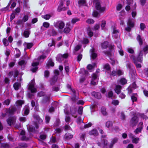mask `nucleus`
<instances>
[{
    "mask_svg": "<svg viewBox=\"0 0 148 148\" xmlns=\"http://www.w3.org/2000/svg\"><path fill=\"white\" fill-rule=\"evenodd\" d=\"M108 74L110 75V77H114L117 75L118 76H120L123 74V72L121 70H118L117 71L114 70H113L111 72L107 71Z\"/></svg>",
    "mask_w": 148,
    "mask_h": 148,
    "instance_id": "1",
    "label": "nucleus"
},
{
    "mask_svg": "<svg viewBox=\"0 0 148 148\" xmlns=\"http://www.w3.org/2000/svg\"><path fill=\"white\" fill-rule=\"evenodd\" d=\"M35 82L34 80H32L31 82L28 85V89L30 90L31 93H34L36 92V89L34 88Z\"/></svg>",
    "mask_w": 148,
    "mask_h": 148,
    "instance_id": "2",
    "label": "nucleus"
},
{
    "mask_svg": "<svg viewBox=\"0 0 148 148\" xmlns=\"http://www.w3.org/2000/svg\"><path fill=\"white\" fill-rule=\"evenodd\" d=\"M95 3L96 8L99 13H103L105 11L106 8L105 7H101L100 3L98 1H97Z\"/></svg>",
    "mask_w": 148,
    "mask_h": 148,
    "instance_id": "3",
    "label": "nucleus"
},
{
    "mask_svg": "<svg viewBox=\"0 0 148 148\" xmlns=\"http://www.w3.org/2000/svg\"><path fill=\"white\" fill-rule=\"evenodd\" d=\"M53 25L57 28L62 29L65 26V24L62 21H59L56 22H54Z\"/></svg>",
    "mask_w": 148,
    "mask_h": 148,
    "instance_id": "4",
    "label": "nucleus"
},
{
    "mask_svg": "<svg viewBox=\"0 0 148 148\" xmlns=\"http://www.w3.org/2000/svg\"><path fill=\"white\" fill-rule=\"evenodd\" d=\"M16 119V117L15 116L9 117L7 120L6 121L7 124L10 126L14 124Z\"/></svg>",
    "mask_w": 148,
    "mask_h": 148,
    "instance_id": "5",
    "label": "nucleus"
},
{
    "mask_svg": "<svg viewBox=\"0 0 148 148\" xmlns=\"http://www.w3.org/2000/svg\"><path fill=\"white\" fill-rule=\"evenodd\" d=\"M138 121V117L136 116H134L132 118L130 121V125L132 127L136 126L137 124Z\"/></svg>",
    "mask_w": 148,
    "mask_h": 148,
    "instance_id": "6",
    "label": "nucleus"
},
{
    "mask_svg": "<svg viewBox=\"0 0 148 148\" xmlns=\"http://www.w3.org/2000/svg\"><path fill=\"white\" fill-rule=\"evenodd\" d=\"M50 99L51 98L50 96H45L41 101L42 103L44 105H47L50 103Z\"/></svg>",
    "mask_w": 148,
    "mask_h": 148,
    "instance_id": "7",
    "label": "nucleus"
},
{
    "mask_svg": "<svg viewBox=\"0 0 148 148\" xmlns=\"http://www.w3.org/2000/svg\"><path fill=\"white\" fill-rule=\"evenodd\" d=\"M19 74V72L16 69H15L10 71L8 74V75L10 77H11L13 75V77L14 78V80L16 79V77Z\"/></svg>",
    "mask_w": 148,
    "mask_h": 148,
    "instance_id": "8",
    "label": "nucleus"
},
{
    "mask_svg": "<svg viewBox=\"0 0 148 148\" xmlns=\"http://www.w3.org/2000/svg\"><path fill=\"white\" fill-rule=\"evenodd\" d=\"M16 107L14 106L12 107L11 108L6 109L5 112L7 113H8L10 115H13L16 112Z\"/></svg>",
    "mask_w": 148,
    "mask_h": 148,
    "instance_id": "9",
    "label": "nucleus"
},
{
    "mask_svg": "<svg viewBox=\"0 0 148 148\" xmlns=\"http://www.w3.org/2000/svg\"><path fill=\"white\" fill-rule=\"evenodd\" d=\"M30 111V108L29 106H25L24 107L22 110V114L23 116L28 115Z\"/></svg>",
    "mask_w": 148,
    "mask_h": 148,
    "instance_id": "10",
    "label": "nucleus"
},
{
    "mask_svg": "<svg viewBox=\"0 0 148 148\" xmlns=\"http://www.w3.org/2000/svg\"><path fill=\"white\" fill-rule=\"evenodd\" d=\"M48 33L50 36H56L58 34V32L55 29L53 28L50 29L48 31Z\"/></svg>",
    "mask_w": 148,
    "mask_h": 148,
    "instance_id": "11",
    "label": "nucleus"
},
{
    "mask_svg": "<svg viewBox=\"0 0 148 148\" xmlns=\"http://www.w3.org/2000/svg\"><path fill=\"white\" fill-rule=\"evenodd\" d=\"M90 52L91 53V58L92 60L95 59L97 57V54L96 53L95 49L92 48L90 49Z\"/></svg>",
    "mask_w": 148,
    "mask_h": 148,
    "instance_id": "12",
    "label": "nucleus"
},
{
    "mask_svg": "<svg viewBox=\"0 0 148 148\" xmlns=\"http://www.w3.org/2000/svg\"><path fill=\"white\" fill-rule=\"evenodd\" d=\"M91 94L93 96L97 99H100L101 98V95L100 92L94 91L92 92Z\"/></svg>",
    "mask_w": 148,
    "mask_h": 148,
    "instance_id": "13",
    "label": "nucleus"
},
{
    "mask_svg": "<svg viewBox=\"0 0 148 148\" xmlns=\"http://www.w3.org/2000/svg\"><path fill=\"white\" fill-rule=\"evenodd\" d=\"M76 111L77 109L75 107H73L70 109V113L74 117H76L77 116V115H75Z\"/></svg>",
    "mask_w": 148,
    "mask_h": 148,
    "instance_id": "14",
    "label": "nucleus"
},
{
    "mask_svg": "<svg viewBox=\"0 0 148 148\" xmlns=\"http://www.w3.org/2000/svg\"><path fill=\"white\" fill-rule=\"evenodd\" d=\"M143 53L142 51L140 52L138 56L136 58L137 62H142L143 60Z\"/></svg>",
    "mask_w": 148,
    "mask_h": 148,
    "instance_id": "15",
    "label": "nucleus"
},
{
    "mask_svg": "<svg viewBox=\"0 0 148 148\" xmlns=\"http://www.w3.org/2000/svg\"><path fill=\"white\" fill-rule=\"evenodd\" d=\"M73 94V95L71 98V100L74 102L75 103L79 98L77 95L76 94L75 91V93ZM77 95H78V94H77Z\"/></svg>",
    "mask_w": 148,
    "mask_h": 148,
    "instance_id": "16",
    "label": "nucleus"
},
{
    "mask_svg": "<svg viewBox=\"0 0 148 148\" xmlns=\"http://www.w3.org/2000/svg\"><path fill=\"white\" fill-rule=\"evenodd\" d=\"M34 45L33 43H27L25 42L23 44V45L25 46L26 45V47L25 49L24 50H25L27 49H30Z\"/></svg>",
    "mask_w": 148,
    "mask_h": 148,
    "instance_id": "17",
    "label": "nucleus"
},
{
    "mask_svg": "<svg viewBox=\"0 0 148 148\" xmlns=\"http://www.w3.org/2000/svg\"><path fill=\"white\" fill-rule=\"evenodd\" d=\"M54 65V63L51 59H49L47 62L46 67L47 68H49L50 66H53Z\"/></svg>",
    "mask_w": 148,
    "mask_h": 148,
    "instance_id": "18",
    "label": "nucleus"
},
{
    "mask_svg": "<svg viewBox=\"0 0 148 148\" xmlns=\"http://www.w3.org/2000/svg\"><path fill=\"white\" fill-rule=\"evenodd\" d=\"M97 74L95 73H93L92 75V80L91 82V84L94 85L96 84V82L94 81L97 78Z\"/></svg>",
    "mask_w": 148,
    "mask_h": 148,
    "instance_id": "19",
    "label": "nucleus"
},
{
    "mask_svg": "<svg viewBox=\"0 0 148 148\" xmlns=\"http://www.w3.org/2000/svg\"><path fill=\"white\" fill-rule=\"evenodd\" d=\"M129 74L132 78H134L136 74V71L135 68L129 70Z\"/></svg>",
    "mask_w": 148,
    "mask_h": 148,
    "instance_id": "20",
    "label": "nucleus"
},
{
    "mask_svg": "<svg viewBox=\"0 0 148 148\" xmlns=\"http://www.w3.org/2000/svg\"><path fill=\"white\" fill-rule=\"evenodd\" d=\"M89 134L90 135H93L95 136H97L98 135V133L97 130L95 129H94L90 131Z\"/></svg>",
    "mask_w": 148,
    "mask_h": 148,
    "instance_id": "21",
    "label": "nucleus"
},
{
    "mask_svg": "<svg viewBox=\"0 0 148 148\" xmlns=\"http://www.w3.org/2000/svg\"><path fill=\"white\" fill-rule=\"evenodd\" d=\"M34 118L40 124H42L43 122V120L41 119L39 116L37 114H34Z\"/></svg>",
    "mask_w": 148,
    "mask_h": 148,
    "instance_id": "22",
    "label": "nucleus"
},
{
    "mask_svg": "<svg viewBox=\"0 0 148 148\" xmlns=\"http://www.w3.org/2000/svg\"><path fill=\"white\" fill-rule=\"evenodd\" d=\"M121 87L119 85H116L115 88L114 89L115 92L118 94H119L121 92Z\"/></svg>",
    "mask_w": 148,
    "mask_h": 148,
    "instance_id": "23",
    "label": "nucleus"
},
{
    "mask_svg": "<svg viewBox=\"0 0 148 148\" xmlns=\"http://www.w3.org/2000/svg\"><path fill=\"white\" fill-rule=\"evenodd\" d=\"M21 86V84L18 82H16L13 84L14 88L16 90H18Z\"/></svg>",
    "mask_w": 148,
    "mask_h": 148,
    "instance_id": "24",
    "label": "nucleus"
},
{
    "mask_svg": "<svg viewBox=\"0 0 148 148\" xmlns=\"http://www.w3.org/2000/svg\"><path fill=\"white\" fill-rule=\"evenodd\" d=\"M56 60L57 61L59 62H61L64 60L62 56V55L61 54H58L56 57Z\"/></svg>",
    "mask_w": 148,
    "mask_h": 148,
    "instance_id": "25",
    "label": "nucleus"
},
{
    "mask_svg": "<svg viewBox=\"0 0 148 148\" xmlns=\"http://www.w3.org/2000/svg\"><path fill=\"white\" fill-rule=\"evenodd\" d=\"M103 69L107 70L108 71H109L111 70V68L110 65L108 63H107L103 65Z\"/></svg>",
    "mask_w": 148,
    "mask_h": 148,
    "instance_id": "26",
    "label": "nucleus"
},
{
    "mask_svg": "<svg viewBox=\"0 0 148 148\" xmlns=\"http://www.w3.org/2000/svg\"><path fill=\"white\" fill-rule=\"evenodd\" d=\"M108 42L107 41H105L101 43V47L103 49H106L108 47Z\"/></svg>",
    "mask_w": 148,
    "mask_h": 148,
    "instance_id": "27",
    "label": "nucleus"
},
{
    "mask_svg": "<svg viewBox=\"0 0 148 148\" xmlns=\"http://www.w3.org/2000/svg\"><path fill=\"white\" fill-rule=\"evenodd\" d=\"M136 39L139 43L140 45H141L143 44V40L141 37V36L140 35H138L136 38Z\"/></svg>",
    "mask_w": 148,
    "mask_h": 148,
    "instance_id": "28",
    "label": "nucleus"
},
{
    "mask_svg": "<svg viewBox=\"0 0 148 148\" xmlns=\"http://www.w3.org/2000/svg\"><path fill=\"white\" fill-rule=\"evenodd\" d=\"M96 66V64L95 63H93L92 65L89 64L87 66V68L89 70H91L92 69H94L95 67Z\"/></svg>",
    "mask_w": 148,
    "mask_h": 148,
    "instance_id": "29",
    "label": "nucleus"
},
{
    "mask_svg": "<svg viewBox=\"0 0 148 148\" xmlns=\"http://www.w3.org/2000/svg\"><path fill=\"white\" fill-rule=\"evenodd\" d=\"M73 137V135L70 134L66 133L64 136V138L66 140H69Z\"/></svg>",
    "mask_w": 148,
    "mask_h": 148,
    "instance_id": "30",
    "label": "nucleus"
},
{
    "mask_svg": "<svg viewBox=\"0 0 148 148\" xmlns=\"http://www.w3.org/2000/svg\"><path fill=\"white\" fill-rule=\"evenodd\" d=\"M107 96L109 98H111L112 99L114 98L115 97L113 95V93L112 91H110L108 92Z\"/></svg>",
    "mask_w": 148,
    "mask_h": 148,
    "instance_id": "31",
    "label": "nucleus"
},
{
    "mask_svg": "<svg viewBox=\"0 0 148 148\" xmlns=\"http://www.w3.org/2000/svg\"><path fill=\"white\" fill-rule=\"evenodd\" d=\"M86 0H79L78 1V4L79 6L81 5H86Z\"/></svg>",
    "mask_w": 148,
    "mask_h": 148,
    "instance_id": "32",
    "label": "nucleus"
},
{
    "mask_svg": "<svg viewBox=\"0 0 148 148\" xmlns=\"http://www.w3.org/2000/svg\"><path fill=\"white\" fill-rule=\"evenodd\" d=\"M126 63V66L127 68L129 69V70L133 69V68H134L133 66V65H132V64L130 63L129 62L127 61Z\"/></svg>",
    "mask_w": 148,
    "mask_h": 148,
    "instance_id": "33",
    "label": "nucleus"
},
{
    "mask_svg": "<svg viewBox=\"0 0 148 148\" xmlns=\"http://www.w3.org/2000/svg\"><path fill=\"white\" fill-rule=\"evenodd\" d=\"M11 146L8 143H2L1 144V147L3 148H10Z\"/></svg>",
    "mask_w": 148,
    "mask_h": 148,
    "instance_id": "34",
    "label": "nucleus"
},
{
    "mask_svg": "<svg viewBox=\"0 0 148 148\" xmlns=\"http://www.w3.org/2000/svg\"><path fill=\"white\" fill-rule=\"evenodd\" d=\"M92 14L93 16L95 17L99 18L100 16V13L96 11L93 12Z\"/></svg>",
    "mask_w": 148,
    "mask_h": 148,
    "instance_id": "35",
    "label": "nucleus"
},
{
    "mask_svg": "<svg viewBox=\"0 0 148 148\" xmlns=\"http://www.w3.org/2000/svg\"><path fill=\"white\" fill-rule=\"evenodd\" d=\"M127 25L128 26H129L132 27H134V23L132 20L129 19L127 22Z\"/></svg>",
    "mask_w": 148,
    "mask_h": 148,
    "instance_id": "36",
    "label": "nucleus"
},
{
    "mask_svg": "<svg viewBox=\"0 0 148 148\" xmlns=\"http://www.w3.org/2000/svg\"><path fill=\"white\" fill-rule=\"evenodd\" d=\"M101 112L104 116L107 115V113L106 112V108L104 107H102L101 109Z\"/></svg>",
    "mask_w": 148,
    "mask_h": 148,
    "instance_id": "37",
    "label": "nucleus"
},
{
    "mask_svg": "<svg viewBox=\"0 0 148 148\" xmlns=\"http://www.w3.org/2000/svg\"><path fill=\"white\" fill-rule=\"evenodd\" d=\"M30 34V31L29 30H25L24 32L23 35L25 37L27 38L29 37Z\"/></svg>",
    "mask_w": 148,
    "mask_h": 148,
    "instance_id": "38",
    "label": "nucleus"
},
{
    "mask_svg": "<svg viewBox=\"0 0 148 148\" xmlns=\"http://www.w3.org/2000/svg\"><path fill=\"white\" fill-rule=\"evenodd\" d=\"M113 124L112 121H108L106 123V126L108 127H112V126Z\"/></svg>",
    "mask_w": 148,
    "mask_h": 148,
    "instance_id": "39",
    "label": "nucleus"
},
{
    "mask_svg": "<svg viewBox=\"0 0 148 148\" xmlns=\"http://www.w3.org/2000/svg\"><path fill=\"white\" fill-rule=\"evenodd\" d=\"M64 5L63 1H61L60 2L59 5L58 6L57 10L58 12H60L61 8Z\"/></svg>",
    "mask_w": 148,
    "mask_h": 148,
    "instance_id": "40",
    "label": "nucleus"
},
{
    "mask_svg": "<svg viewBox=\"0 0 148 148\" xmlns=\"http://www.w3.org/2000/svg\"><path fill=\"white\" fill-rule=\"evenodd\" d=\"M142 127H139L137 128L136 130L134 131V132L136 133V134H138V132H141L142 130Z\"/></svg>",
    "mask_w": 148,
    "mask_h": 148,
    "instance_id": "41",
    "label": "nucleus"
},
{
    "mask_svg": "<svg viewBox=\"0 0 148 148\" xmlns=\"http://www.w3.org/2000/svg\"><path fill=\"white\" fill-rule=\"evenodd\" d=\"M120 82L121 84L124 85L127 83V80L125 78H122L120 79Z\"/></svg>",
    "mask_w": 148,
    "mask_h": 148,
    "instance_id": "42",
    "label": "nucleus"
},
{
    "mask_svg": "<svg viewBox=\"0 0 148 148\" xmlns=\"http://www.w3.org/2000/svg\"><path fill=\"white\" fill-rule=\"evenodd\" d=\"M58 76L57 75H54L53 77L51 79V82L53 83L56 82L57 80Z\"/></svg>",
    "mask_w": 148,
    "mask_h": 148,
    "instance_id": "43",
    "label": "nucleus"
},
{
    "mask_svg": "<svg viewBox=\"0 0 148 148\" xmlns=\"http://www.w3.org/2000/svg\"><path fill=\"white\" fill-rule=\"evenodd\" d=\"M71 118L69 115H66L65 118V121L66 122L68 123L69 124Z\"/></svg>",
    "mask_w": 148,
    "mask_h": 148,
    "instance_id": "44",
    "label": "nucleus"
},
{
    "mask_svg": "<svg viewBox=\"0 0 148 148\" xmlns=\"http://www.w3.org/2000/svg\"><path fill=\"white\" fill-rule=\"evenodd\" d=\"M3 42L5 46H7L9 45V42L6 38H4L3 39Z\"/></svg>",
    "mask_w": 148,
    "mask_h": 148,
    "instance_id": "45",
    "label": "nucleus"
},
{
    "mask_svg": "<svg viewBox=\"0 0 148 148\" xmlns=\"http://www.w3.org/2000/svg\"><path fill=\"white\" fill-rule=\"evenodd\" d=\"M71 31V29L68 27H65L64 29V32L66 34H68L69 32Z\"/></svg>",
    "mask_w": 148,
    "mask_h": 148,
    "instance_id": "46",
    "label": "nucleus"
},
{
    "mask_svg": "<svg viewBox=\"0 0 148 148\" xmlns=\"http://www.w3.org/2000/svg\"><path fill=\"white\" fill-rule=\"evenodd\" d=\"M50 117L48 115H46L45 116V122L46 123H48L50 120Z\"/></svg>",
    "mask_w": 148,
    "mask_h": 148,
    "instance_id": "47",
    "label": "nucleus"
},
{
    "mask_svg": "<svg viewBox=\"0 0 148 148\" xmlns=\"http://www.w3.org/2000/svg\"><path fill=\"white\" fill-rule=\"evenodd\" d=\"M18 145L24 148H26L27 147V144L25 143H20L18 144Z\"/></svg>",
    "mask_w": 148,
    "mask_h": 148,
    "instance_id": "48",
    "label": "nucleus"
},
{
    "mask_svg": "<svg viewBox=\"0 0 148 148\" xmlns=\"http://www.w3.org/2000/svg\"><path fill=\"white\" fill-rule=\"evenodd\" d=\"M94 21L92 19H88L86 21V22L89 24H92L94 23Z\"/></svg>",
    "mask_w": 148,
    "mask_h": 148,
    "instance_id": "49",
    "label": "nucleus"
},
{
    "mask_svg": "<svg viewBox=\"0 0 148 148\" xmlns=\"http://www.w3.org/2000/svg\"><path fill=\"white\" fill-rule=\"evenodd\" d=\"M16 14V13L14 12L11 14L10 17V21H12L14 18L15 17V14Z\"/></svg>",
    "mask_w": 148,
    "mask_h": 148,
    "instance_id": "50",
    "label": "nucleus"
},
{
    "mask_svg": "<svg viewBox=\"0 0 148 148\" xmlns=\"http://www.w3.org/2000/svg\"><path fill=\"white\" fill-rule=\"evenodd\" d=\"M102 52L107 56H110L111 54V52L109 51H104Z\"/></svg>",
    "mask_w": 148,
    "mask_h": 148,
    "instance_id": "51",
    "label": "nucleus"
},
{
    "mask_svg": "<svg viewBox=\"0 0 148 148\" xmlns=\"http://www.w3.org/2000/svg\"><path fill=\"white\" fill-rule=\"evenodd\" d=\"M83 107L82 106H80L78 108V112L80 114H82L83 112Z\"/></svg>",
    "mask_w": 148,
    "mask_h": 148,
    "instance_id": "52",
    "label": "nucleus"
},
{
    "mask_svg": "<svg viewBox=\"0 0 148 148\" xmlns=\"http://www.w3.org/2000/svg\"><path fill=\"white\" fill-rule=\"evenodd\" d=\"M86 134L85 133H81L80 134V138L81 140L84 141L85 139V137L86 136Z\"/></svg>",
    "mask_w": 148,
    "mask_h": 148,
    "instance_id": "53",
    "label": "nucleus"
},
{
    "mask_svg": "<svg viewBox=\"0 0 148 148\" xmlns=\"http://www.w3.org/2000/svg\"><path fill=\"white\" fill-rule=\"evenodd\" d=\"M19 120L20 122H24L26 121V119L25 117H21L19 118Z\"/></svg>",
    "mask_w": 148,
    "mask_h": 148,
    "instance_id": "54",
    "label": "nucleus"
},
{
    "mask_svg": "<svg viewBox=\"0 0 148 148\" xmlns=\"http://www.w3.org/2000/svg\"><path fill=\"white\" fill-rule=\"evenodd\" d=\"M29 19V16L28 15H25L22 18V21L24 23L27 21Z\"/></svg>",
    "mask_w": 148,
    "mask_h": 148,
    "instance_id": "55",
    "label": "nucleus"
},
{
    "mask_svg": "<svg viewBox=\"0 0 148 148\" xmlns=\"http://www.w3.org/2000/svg\"><path fill=\"white\" fill-rule=\"evenodd\" d=\"M115 43L117 45V47L120 49L121 48V43L119 41L117 40L115 41Z\"/></svg>",
    "mask_w": 148,
    "mask_h": 148,
    "instance_id": "56",
    "label": "nucleus"
},
{
    "mask_svg": "<svg viewBox=\"0 0 148 148\" xmlns=\"http://www.w3.org/2000/svg\"><path fill=\"white\" fill-rule=\"evenodd\" d=\"M106 21L104 20H103L101 21V25L102 29H103V28L105 27L106 25Z\"/></svg>",
    "mask_w": 148,
    "mask_h": 148,
    "instance_id": "57",
    "label": "nucleus"
},
{
    "mask_svg": "<svg viewBox=\"0 0 148 148\" xmlns=\"http://www.w3.org/2000/svg\"><path fill=\"white\" fill-rule=\"evenodd\" d=\"M60 123V120L59 119H57L54 123V126L56 127H58Z\"/></svg>",
    "mask_w": 148,
    "mask_h": 148,
    "instance_id": "58",
    "label": "nucleus"
},
{
    "mask_svg": "<svg viewBox=\"0 0 148 148\" xmlns=\"http://www.w3.org/2000/svg\"><path fill=\"white\" fill-rule=\"evenodd\" d=\"M67 87L69 89H70L73 93H75V90L74 89H73L71 87V86L69 84H67Z\"/></svg>",
    "mask_w": 148,
    "mask_h": 148,
    "instance_id": "59",
    "label": "nucleus"
},
{
    "mask_svg": "<svg viewBox=\"0 0 148 148\" xmlns=\"http://www.w3.org/2000/svg\"><path fill=\"white\" fill-rule=\"evenodd\" d=\"M49 71L46 70L44 72V76L45 77L47 78L49 77Z\"/></svg>",
    "mask_w": 148,
    "mask_h": 148,
    "instance_id": "60",
    "label": "nucleus"
},
{
    "mask_svg": "<svg viewBox=\"0 0 148 148\" xmlns=\"http://www.w3.org/2000/svg\"><path fill=\"white\" fill-rule=\"evenodd\" d=\"M119 102L118 100H113L112 102V104L114 105L115 106L119 104Z\"/></svg>",
    "mask_w": 148,
    "mask_h": 148,
    "instance_id": "61",
    "label": "nucleus"
},
{
    "mask_svg": "<svg viewBox=\"0 0 148 148\" xmlns=\"http://www.w3.org/2000/svg\"><path fill=\"white\" fill-rule=\"evenodd\" d=\"M21 139L22 140H25L27 141L29 140V138L27 137L25 135L23 136L21 138Z\"/></svg>",
    "mask_w": 148,
    "mask_h": 148,
    "instance_id": "62",
    "label": "nucleus"
},
{
    "mask_svg": "<svg viewBox=\"0 0 148 148\" xmlns=\"http://www.w3.org/2000/svg\"><path fill=\"white\" fill-rule=\"evenodd\" d=\"M139 140V138H134L132 140V142L133 143L137 144L138 143V141Z\"/></svg>",
    "mask_w": 148,
    "mask_h": 148,
    "instance_id": "63",
    "label": "nucleus"
},
{
    "mask_svg": "<svg viewBox=\"0 0 148 148\" xmlns=\"http://www.w3.org/2000/svg\"><path fill=\"white\" fill-rule=\"evenodd\" d=\"M128 52L131 54H133L134 53V51L132 48H129L127 49Z\"/></svg>",
    "mask_w": 148,
    "mask_h": 148,
    "instance_id": "64",
    "label": "nucleus"
}]
</instances>
